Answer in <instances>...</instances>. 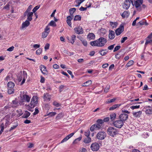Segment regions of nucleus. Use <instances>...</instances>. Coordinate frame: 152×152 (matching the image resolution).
<instances>
[{"label":"nucleus","instance_id":"nucleus-1","mask_svg":"<svg viewBox=\"0 0 152 152\" xmlns=\"http://www.w3.org/2000/svg\"><path fill=\"white\" fill-rule=\"evenodd\" d=\"M107 41L106 39L103 37H101L98 39L90 42V44L92 46H96L102 47L104 45Z\"/></svg>","mask_w":152,"mask_h":152},{"label":"nucleus","instance_id":"nucleus-2","mask_svg":"<svg viewBox=\"0 0 152 152\" xmlns=\"http://www.w3.org/2000/svg\"><path fill=\"white\" fill-rule=\"evenodd\" d=\"M31 98V96L26 94H24V92H23V94L21 93L18 103L20 105H23L25 104V102H29Z\"/></svg>","mask_w":152,"mask_h":152},{"label":"nucleus","instance_id":"nucleus-3","mask_svg":"<svg viewBox=\"0 0 152 152\" xmlns=\"http://www.w3.org/2000/svg\"><path fill=\"white\" fill-rule=\"evenodd\" d=\"M143 0H137L134 1L133 3L134 6L135 5L137 10L139 12L141 11L142 9H145L146 7V6L143 4Z\"/></svg>","mask_w":152,"mask_h":152},{"label":"nucleus","instance_id":"nucleus-4","mask_svg":"<svg viewBox=\"0 0 152 152\" xmlns=\"http://www.w3.org/2000/svg\"><path fill=\"white\" fill-rule=\"evenodd\" d=\"M107 132L108 134L113 137H114L118 133V129L113 127H108L107 129Z\"/></svg>","mask_w":152,"mask_h":152},{"label":"nucleus","instance_id":"nucleus-5","mask_svg":"<svg viewBox=\"0 0 152 152\" xmlns=\"http://www.w3.org/2000/svg\"><path fill=\"white\" fill-rule=\"evenodd\" d=\"M38 97L36 96H34L32 98L31 102L29 105H27L31 108H34L37 104Z\"/></svg>","mask_w":152,"mask_h":152},{"label":"nucleus","instance_id":"nucleus-6","mask_svg":"<svg viewBox=\"0 0 152 152\" xmlns=\"http://www.w3.org/2000/svg\"><path fill=\"white\" fill-rule=\"evenodd\" d=\"M131 3L134 5L133 0H125L122 4L123 8L125 9H128L130 6Z\"/></svg>","mask_w":152,"mask_h":152},{"label":"nucleus","instance_id":"nucleus-7","mask_svg":"<svg viewBox=\"0 0 152 152\" xmlns=\"http://www.w3.org/2000/svg\"><path fill=\"white\" fill-rule=\"evenodd\" d=\"M10 116L9 115H7L4 118L3 121V124H4V123H5L4 126V127H6L8 125H9L11 124V122L10 121Z\"/></svg>","mask_w":152,"mask_h":152},{"label":"nucleus","instance_id":"nucleus-8","mask_svg":"<svg viewBox=\"0 0 152 152\" xmlns=\"http://www.w3.org/2000/svg\"><path fill=\"white\" fill-rule=\"evenodd\" d=\"M113 125L116 128H121L124 125V122L121 120H116L113 122Z\"/></svg>","mask_w":152,"mask_h":152},{"label":"nucleus","instance_id":"nucleus-9","mask_svg":"<svg viewBox=\"0 0 152 152\" xmlns=\"http://www.w3.org/2000/svg\"><path fill=\"white\" fill-rule=\"evenodd\" d=\"M106 134L104 131L99 132L96 135V137L98 139L100 140H103L106 137Z\"/></svg>","mask_w":152,"mask_h":152},{"label":"nucleus","instance_id":"nucleus-10","mask_svg":"<svg viewBox=\"0 0 152 152\" xmlns=\"http://www.w3.org/2000/svg\"><path fill=\"white\" fill-rule=\"evenodd\" d=\"M101 127V125L98 124H95L92 125L90 128V130L91 132L94 130H97L100 129Z\"/></svg>","mask_w":152,"mask_h":152},{"label":"nucleus","instance_id":"nucleus-11","mask_svg":"<svg viewBox=\"0 0 152 152\" xmlns=\"http://www.w3.org/2000/svg\"><path fill=\"white\" fill-rule=\"evenodd\" d=\"M23 77L22 76H20L18 77V79L19 81H21L23 78V80L21 82V85H22L25 83V80L27 78V75L26 72L25 71H23Z\"/></svg>","mask_w":152,"mask_h":152},{"label":"nucleus","instance_id":"nucleus-12","mask_svg":"<svg viewBox=\"0 0 152 152\" xmlns=\"http://www.w3.org/2000/svg\"><path fill=\"white\" fill-rule=\"evenodd\" d=\"M90 147L92 151H96L99 149V146L98 143L96 142H94L91 145Z\"/></svg>","mask_w":152,"mask_h":152},{"label":"nucleus","instance_id":"nucleus-13","mask_svg":"<svg viewBox=\"0 0 152 152\" xmlns=\"http://www.w3.org/2000/svg\"><path fill=\"white\" fill-rule=\"evenodd\" d=\"M50 31V28L48 26H47L45 29V31L42 33V38H45L48 35Z\"/></svg>","mask_w":152,"mask_h":152},{"label":"nucleus","instance_id":"nucleus-14","mask_svg":"<svg viewBox=\"0 0 152 152\" xmlns=\"http://www.w3.org/2000/svg\"><path fill=\"white\" fill-rule=\"evenodd\" d=\"M119 117L120 120L124 122L128 119V115L126 114L123 113L120 115Z\"/></svg>","mask_w":152,"mask_h":152},{"label":"nucleus","instance_id":"nucleus-15","mask_svg":"<svg viewBox=\"0 0 152 152\" xmlns=\"http://www.w3.org/2000/svg\"><path fill=\"white\" fill-rule=\"evenodd\" d=\"M124 27L123 25H121L120 27L115 30V34L117 35H120L123 31Z\"/></svg>","mask_w":152,"mask_h":152},{"label":"nucleus","instance_id":"nucleus-16","mask_svg":"<svg viewBox=\"0 0 152 152\" xmlns=\"http://www.w3.org/2000/svg\"><path fill=\"white\" fill-rule=\"evenodd\" d=\"M75 32L78 34H82L83 33V30L80 26H78L74 28Z\"/></svg>","mask_w":152,"mask_h":152},{"label":"nucleus","instance_id":"nucleus-17","mask_svg":"<svg viewBox=\"0 0 152 152\" xmlns=\"http://www.w3.org/2000/svg\"><path fill=\"white\" fill-rule=\"evenodd\" d=\"M42 73L44 74H46L48 72L45 66L41 65L39 67Z\"/></svg>","mask_w":152,"mask_h":152},{"label":"nucleus","instance_id":"nucleus-18","mask_svg":"<svg viewBox=\"0 0 152 152\" xmlns=\"http://www.w3.org/2000/svg\"><path fill=\"white\" fill-rule=\"evenodd\" d=\"M109 31V38L111 39H114L115 37L114 31L111 30H110Z\"/></svg>","mask_w":152,"mask_h":152},{"label":"nucleus","instance_id":"nucleus-19","mask_svg":"<svg viewBox=\"0 0 152 152\" xmlns=\"http://www.w3.org/2000/svg\"><path fill=\"white\" fill-rule=\"evenodd\" d=\"M73 16H68L67 18L66 22L68 25L71 27V21L73 19Z\"/></svg>","mask_w":152,"mask_h":152},{"label":"nucleus","instance_id":"nucleus-20","mask_svg":"<svg viewBox=\"0 0 152 152\" xmlns=\"http://www.w3.org/2000/svg\"><path fill=\"white\" fill-rule=\"evenodd\" d=\"M50 96L48 94H45L44 95V99L45 101H50Z\"/></svg>","mask_w":152,"mask_h":152},{"label":"nucleus","instance_id":"nucleus-21","mask_svg":"<svg viewBox=\"0 0 152 152\" xmlns=\"http://www.w3.org/2000/svg\"><path fill=\"white\" fill-rule=\"evenodd\" d=\"M142 112L141 111H139L138 112L133 113H132L133 115L136 117H140L141 114Z\"/></svg>","mask_w":152,"mask_h":152},{"label":"nucleus","instance_id":"nucleus-22","mask_svg":"<svg viewBox=\"0 0 152 152\" xmlns=\"http://www.w3.org/2000/svg\"><path fill=\"white\" fill-rule=\"evenodd\" d=\"M30 22L28 20H26L23 23L22 25V28H23L25 27L28 26L30 24Z\"/></svg>","mask_w":152,"mask_h":152},{"label":"nucleus","instance_id":"nucleus-23","mask_svg":"<svg viewBox=\"0 0 152 152\" xmlns=\"http://www.w3.org/2000/svg\"><path fill=\"white\" fill-rule=\"evenodd\" d=\"M33 13L32 12H29L28 15H27V20L28 21H31L32 20V16L33 15Z\"/></svg>","mask_w":152,"mask_h":152},{"label":"nucleus","instance_id":"nucleus-24","mask_svg":"<svg viewBox=\"0 0 152 152\" xmlns=\"http://www.w3.org/2000/svg\"><path fill=\"white\" fill-rule=\"evenodd\" d=\"M121 105V104H115L112 107H110L109 108L110 110H114L117 108L119 107Z\"/></svg>","mask_w":152,"mask_h":152},{"label":"nucleus","instance_id":"nucleus-25","mask_svg":"<svg viewBox=\"0 0 152 152\" xmlns=\"http://www.w3.org/2000/svg\"><path fill=\"white\" fill-rule=\"evenodd\" d=\"M30 114L29 112L27 111H26L22 116V117L24 118H27L30 115Z\"/></svg>","mask_w":152,"mask_h":152},{"label":"nucleus","instance_id":"nucleus-26","mask_svg":"<svg viewBox=\"0 0 152 152\" xmlns=\"http://www.w3.org/2000/svg\"><path fill=\"white\" fill-rule=\"evenodd\" d=\"M91 139L89 137H86L84 139L83 142L85 143L88 144L91 142Z\"/></svg>","mask_w":152,"mask_h":152},{"label":"nucleus","instance_id":"nucleus-27","mask_svg":"<svg viewBox=\"0 0 152 152\" xmlns=\"http://www.w3.org/2000/svg\"><path fill=\"white\" fill-rule=\"evenodd\" d=\"M92 83L91 80H88L82 84L83 86H87L91 85Z\"/></svg>","mask_w":152,"mask_h":152},{"label":"nucleus","instance_id":"nucleus-28","mask_svg":"<svg viewBox=\"0 0 152 152\" xmlns=\"http://www.w3.org/2000/svg\"><path fill=\"white\" fill-rule=\"evenodd\" d=\"M87 38L89 39H94L95 38V35L93 33H89L87 36Z\"/></svg>","mask_w":152,"mask_h":152},{"label":"nucleus","instance_id":"nucleus-29","mask_svg":"<svg viewBox=\"0 0 152 152\" xmlns=\"http://www.w3.org/2000/svg\"><path fill=\"white\" fill-rule=\"evenodd\" d=\"M14 86V83L12 82H9L8 83L7 86L8 88H13Z\"/></svg>","mask_w":152,"mask_h":152},{"label":"nucleus","instance_id":"nucleus-30","mask_svg":"<svg viewBox=\"0 0 152 152\" xmlns=\"http://www.w3.org/2000/svg\"><path fill=\"white\" fill-rule=\"evenodd\" d=\"M108 52V51L107 50H102L99 51V53L102 56H104Z\"/></svg>","mask_w":152,"mask_h":152},{"label":"nucleus","instance_id":"nucleus-31","mask_svg":"<svg viewBox=\"0 0 152 152\" xmlns=\"http://www.w3.org/2000/svg\"><path fill=\"white\" fill-rule=\"evenodd\" d=\"M76 9L75 8H70L69 10V12L70 13V15L71 16H72L73 15V14L74 13V12L76 11Z\"/></svg>","mask_w":152,"mask_h":152},{"label":"nucleus","instance_id":"nucleus-32","mask_svg":"<svg viewBox=\"0 0 152 152\" xmlns=\"http://www.w3.org/2000/svg\"><path fill=\"white\" fill-rule=\"evenodd\" d=\"M116 114L115 113H113L110 115V117L111 120L112 121H113L116 118Z\"/></svg>","mask_w":152,"mask_h":152},{"label":"nucleus","instance_id":"nucleus-33","mask_svg":"<svg viewBox=\"0 0 152 152\" xmlns=\"http://www.w3.org/2000/svg\"><path fill=\"white\" fill-rule=\"evenodd\" d=\"M129 15V14L127 11H124L121 14V15L123 18H127L128 16Z\"/></svg>","mask_w":152,"mask_h":152},{"label":"nucleus","instance_id":"nucleus-34","mask_svg":"<svg viewBox=\"0 0 152 152\" xmlns=\"http://www.w3.org/2000/svg\"><path fill=\"white\" fill-rule=\"evenodd\" d=\"M145 110V112L147 114L150 115L152 114V109L147 108Z\"/></svg>","mask_w":152,"mask_h":152},{"label":"nucleus","instance_id":"nucleus-35","mask_svg":"<svg viewBox=\"0 0 152 152\" xmlns=\"http://www.w3.org/2000/svg\"><path fill=\"white\" fill-rule=\"evenodd\" d=\"M81 16L80 15H76L75 16L74 19V20H80L81 19Z\"/></svg>","mask_w":152,"mask_h":152},{"label":"nucleus","instance_id":"nucleus-36","mask_svg":"<svg viewBox=\"0 0 152 152\" xmlns=\"http://www.w3.org/2000/svg\"><path fill=\"white\" fill-rule=\"evenodd\" d=\"M82 137L81 135L78 138H77L75 139L73 141V143L74 144H76L78 142L80 141L82 139Z\"/></svg>","mask_w":152,"mask_h":152},{"label":"nucleus","instance_id":"nucleus-37","mask_svg":"<svg viewBox=\"0 0 152 152\" xmlns=\"http://www.w3.org/2000/svg\"><path fill=\"white\" fill-rule=\"evenodd\" d=\"M56 26V24L55 21L53 20H52L50 22V23L47 26Z\"/></svg>","mask_w":152,"mask_h":152},{"label":"nucleus","instance_id":"nucleus-38","mask_svg":"<svg viewBox=\"0 0 152 152\" xmlns=\"http://www.w3.org/2000/svg\"><path fill=\"white\" fill-rule=\"evenodd\" d=\"M134 62L132 60L129 61V62L126 64V67H128L131 66L133 64Z\"/></svg>","mask_w":152,"mask_h":152},{"label":"nucleus","instance_id":"nucleus-39","mask_svg":"<svg viewBox=\"0 0 152 152\" xmlns=\"http://www.w3.org/2000/svg\"><path fill=\"white\" fill-rule=\"evenodd\" d=\"M56 114L55 112H51L48 113L46 115H49L50 117H52L55 116Z\"/></svg>","mask_w":152,"mask_h":152},{"label":"nucleus","instance_id":"nucleus-40","mask_svg":"<svg viewBox=\"0 0 152 152\" xmlns=\"http://www.w3.org/2000/svg\"><path fill=\"white\" fill-rule=\"evenodd\" d=\"M116 99L115 98H113L111 99H108V100L106 102V103L107 104H109L113 102H114Z\"/></svg>","mask_w":152,"mask_h":152},{"label":"nucleus","instance_id":"nucleus-41","mask_svg":"<svg viewBox=\"0 0 152 152\" xmlns=\"http://www.w3.org/2000/svg\"><path fill=\"white\" fill-rule=\"evenodd\" d=\"M8 93L9 94H12L14 92V89L13 88H8Z\"/></svg>","mask_w":152,"mask_h":152},{"label":"nucleus","instance_id":"nucleus-42","mask_svg":"<svg viewBox=\"0 0 152 152\" xmlns=\"http://www.w3.org/2000/svg\"><path fill=\"white\" fill-rule=\"evenodd\" d=\"M53 104L56 107H59L61 105V104L57 102L54 101L53 102Z\"/></svg>","mask_w":152,"mask_h":152},{"label":"nucleus","instance_id":"nucleus-43","mask_svg":"<svg viewBox=\"0 0 152 152\" xmlns=\"http://www.w3.org/2000/svg\"><path fill=\"white\" fill-rule=\"evenodd\" d=\"M148 44H152V39L149 40L147 39H146L145 46L147 45Z\"/></svg>","mask_w":152,"mask_h":152},{"label":"nucleus","instance_id":"nucleus-44","mask_svg":"<svg viewBox=\"0 0 152 152\" xmlns=\"http://www.w3.org/2000/svg\"><path fill=\"white\" fill-rule=\"evenodd\" d=\"M90 134V131L89 130H87L84 132L85 135L87 137H89Z\"/></svg>","mask_w":152,"mask_h":152},{"label":"nucleus","instance_id":"nucleus-45","mask_svg":"<svg viewBox=\"0 0 152 152\" xmlns=\"http://www.w3.org/2000/svg\"><path fill=\"white\" fill-rule=\"evenodd\" d=\"M118 23L116 22L113 23L110 22V25L112 26L113 28H115L117 25Z\"/></svg>","mask_w":152,"mask_h":152},{"label":"nucleus","instance_id":"nucleus-46","mask_svg":"<svg viewBox=\"0 0 152 152\" xmlns=\"http://www.w3.org/2000/svg\"><path fill=\"white\" fill-rule=\"evenodd\" d=\"M42 52V50L41 48H39L37 50L36 54L37 55H40Z\"/></svg>","mask_w":152,"mask_h":152},{"label":"nucleus","instance_id":"nucleus-47","mask_svg":"<svg viewBox=\"0 0 152 152\" xmlns=\"http://www.w3.org/2000/svg\"><path fill=\"white\" fill-rule=\"evenodd\" d=\"M140 107V105L132 106L130 107V108L132 110H134L135 109H138Z\"/></svg>","mask_w":152,"mask_h":152},{"label":"nucleus","instance_id":"nucleus-48","mask_svg":"<svg viewBox=\"0 0 152 152\" xmlns=\"http://www.w3.org/2000/svg\"><path fill=\"white\" fill-rule=\"evenodd\" d=\"M72 41L71 42V43L73 44L76 39V36L75 35H73L72 36Z\"/></svg>","mask_w":152,"mask_h":152},{"label":"nucleus","instance_id":"nucleus-49","mask_svg":"<svg viewBox=\"0 0 152 152\" xmlns=\"http://www.w3.org/2000/svg\"><path fill=\"white\" fill-rule=\"evenodd\" d=\"M86 149L83 147L80 148L79 150V152H86Z\"/></svg>","mask_w":152,"mask_h":152},{"label":"nucleus","instance_id":"nucleus-50","mask_svg":"<svg viewBox=\"0 0 152 152\" xmlns=\"http://www.w3.org/2000/svg\"><path fill=\"white\" fill-rule=\"evenodd\" d=\"M97 124H99L101 125V124H103L104 122V121L102 119H98L96 121Z\"/></svg>","mask_w":152,"mask_h":152},{"label":"nucleus","instance_id":"nucleus-51","mask_svg":"<svg viewBox=\"0 0 152 152\" xmlns=\"http://www.w3.org/2000/svg\"><path fill=\"white\" fill-rule=\"evenodd\" d=\"M121 47L120 45L117 46L114 48L113 52H115L117 51Z\"/></svg>","mask_w":152,"mask_h":152},{"label":"nucleus","instance_id":"nucleus-52","mask_svg":"<svg viewBox=\"0 0 152 152\" xmlns=\"http://www.w3.org/2000/svg\"><path fill=\"white\" fill-rule=\"evenodd\" d=\"M63 117V115L62 113L58 114L56 117V118L58 119L61 118Z\"/></svg>","mask_w":152,"mask_h":152},{"label":"nucleus","instance_id":"nucleus-53","mask_svg":"<svg viewBox=\"0 0 152 152\" xmlns=\"http://www.w3.org/2000/svg\"><path fill=\"white\" fill-rule=\"evenodd\" d=\"M110 87L109 85L107 86L104 89V92L106 93L107 92L109 89Z\"/></svg>","mask_w":152,"mask_h":152},{"label":"nucleus","instance_id":"nucleus-54","mask_svg":"<svg viewBox=\"0 0 152 152\" xmlns=\"http://www.w3.org/2000/svg\"><path fill=\"white\" fill-rule=\"evenodd\" d=\"M40 6H37L35 7L33 9L32 11L34 12H35L39 8Z\"/></svg>","mask_w":152,"mask_h":152},{"label":"nucleus","instance_id":"nucleus-55","mask_svg":"<svg viewBox=\"0 0 152 152\" xmlns=\"http://www.w3.org/2000/svg\"><path fill=\"white\" fill-rule=\"evenodd\" d=\"M115 44L113 45L109 46V47H108L107 48L108 49H109V50H113V49L114 48V46H115Z\"/></svg>","mask_w":152,"mask_h":152},{"label":"nucleus","instance_id":"nucleus-56","mask_svg":"<svg viewBox=\"0 0 152 152\" xmlns=\"http://www.w3.org/2000/svg\"><path fill=\"white\" fill-rule=\"evenodd\" d=\"M50 47V44L48 43H47L46 44L45 47V51H46L47 50L49 49Z\"/></svg>","mask_w":152,"mask_h":152},{"label":"nucleus","instance_id":"nucleus-57","mask_svg":"<svg viewBox=\"0 0 152 152\" xmlns=\"http://www.w3.org/2000/svg\"><path fill=\"white\" fill-rule=\"evenodd\" d=\"M1 131L0 130V135L2 133L3 130L4 129V125L3 123H2L1 126Z\"/></svg>","mask_w":152,"mask_h":152},{"label":"nucleus","instance_id":"nucleus-58","mask_svg":"<svg viewBox=\"0 0 152 152\" xmlns=\"http://www.w3.org/2000/svg\"><path fill=\"white\" fill-rule=\"evenodd\" d=\"M18 123H16L15 125L13 126H12L11 127L10 129V131H11V130H13V129H15L17 126H18Z\"/></svg>","mask_w":152,"mask_h":152},{"label":"nucleus","instance_id":"nucleus-59","mask_svg":"<svg viewBox=\"0 0 152 152\" xmlns=\"http://www.w3.org/2000/svg\"><path fill=\"white\" fill-rule=\"evenodd\" d=\"M39 112V111L38 109L37 108H35V111L33 113V115H35L37 114Z\"/></svg>","mask_w":152,"mask_h":152},{"label":"nucleus","instance_id":"nucleus-60","mask_svg":"<svg viewBox=\"0 0 152 152\" xmlns=\"http://www.w3.org/2000/svg\"><path fill=\"white\" fill-rule=\"evenodd\" d=\"M122 112L123 113H126L127 114H129L130 113V112H129V111L124 109H122Z\"/></svg>","mask_w":152,"mask_h":152},{"label":"nucleus","instance_id":"nucleus-61","mask_svg":"<svg viewBox=\"0 0 152 152\" xmlns=\"http://www.w3.org/2000/svg\"><path fill=\"white\" fill-rule=\"evenodd\" d=\"M82 44L85 46H86L87 45V42L85 40H82Z\"/></svg>","mask_w":152,"mask_h":152},{"label":"nucleus","instance_id":"nucleus-62","mask_svg":"<svg viewBox=\"0 0 152 152\" xmlns=\"http://www.w3.org/2000/svg\"><path fill=\"white\" fill-rule=\"evenodd\" d=\"M127 39V37H124L122 38L121 40V43H123L125 40H126Z\"/></svg>","mask_w":152,"mask_h":152},{"label":"nucleus","instance_id":"nucleus-63","mask_svg":"<svg viewBox=\"0 0 152 152\" xmlns=\"http://www.w3.org/2000/svg\"><path fill=\"white\" fill-rule=\"evenodd\" d=\"M144 20H142L141 21H140L139 22H138V23H137V24L139 25H143L144 24Z\"/></svg>","mask_w":152,"mask_h":152},{"label":"nucleus","instance_id":"nucleus-64","mask_svg":"<svg viewBox=\"0 0 152 152\" xmlns=\"http://www.w3.org/2000/svg\"><path fill=\"white\" fill-rule=\"evenodd\" d=\"M64 87V86L63 85H61L60 86V87H59V89L60 92H61L63 90Z\"/></svg>","mask_w":152,"mask_h":152}]
</instances>
